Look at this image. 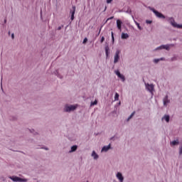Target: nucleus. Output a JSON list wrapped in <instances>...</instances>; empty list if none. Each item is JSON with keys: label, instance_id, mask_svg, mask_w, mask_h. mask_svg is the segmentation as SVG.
<instances>
[{"label": "nucleus", "instance_id": "obj_1", "mask_svg": "<svg viewBox=\"0 0 182 182\" xmlns=\"http://www.w3.org/2000/svg\"><path fill=\"white\" fill-rule=\"evenodd\" d=\"M9 178H10V180H12V181H14V182H26V181H28V179L19 178L18 176H9Z\"/></svg>", "mask_w": 182, "mask_h": 182}, {"label": "nucleus", "instance_id": "obj_2", "mask_svg": "<svg viewBox=\"0 0 182 182\" xmlns=\"http://www.w3.org/2000/svg\"><path fill=\"white\" fill-rule=\"evenodd\" d=\"M169 21L171 23V25H172V26H173V28H178V29L182 28V25L177 24V23H176V21H174V18H171L169 19Z\"/></svg>", "mask_w": 182, "mask_h": 182}, {"label": "nucleus", "instance_id": "obj_3", "mask_svg": "<svg viewBox=\"0 0 182 182\" xmlns=\"http://www.w3.org/2000/svg\"><path fill=\"white\" fill-rule=\"evenodd\" d=\"M119 55H120V50H117L114 57V63H117V62H119V59H120Z\"/></svg>", "mask_w": 182, "mask_h": 182}, {"label": "nucleus", "instance_id": "obj_4", "mask_svg": "<svg viewBox=\"0 0 182 182\" xmlns=\"http://www.w3.org/2000/svg\"><path fill=\"white\" fill-rule=\"evenodd\" d=\"M76 107H77L76 105L65 106L64 110L65 112H72V110H75Z\"/></svg>", "mask_w": 182, "mask_h": 182}, {"label": "nucleus", "instance_id": "obj_5", "mask_svg": "<svg viewBox=\"0 0 182 182\" xmlns=\"http://www.w3.org/2000/svg\"><path fill=\"white\" fill-rule=\"evenodd\" d=\"M146 87L147 90H149V92H150L151 93H152L154 90V85H153V84H146Z\"/></svg>", "mask_w": 182, "mask_h": 182}, {"label": "nucleus", "instance_id": "obj_6", "mask_svg": "<svg viewBox=\"0 0 182 182\" xmlns=\"http://www.w3.org/2000/svg\"><path fill=\"white\" fill-rule=\"evenodd\" d=\"M75 12H76V6H73V11H70L71 14V21H73L75 19Z\"/></svg>", "mask_w": 182, "mask_h": 182}, {"label": "nucleus", "instance_id": "obj_7", "mask_svg": "<svg viewBox=\"0 0 182 182\" xmlns=\"http://www.w3.org/2000/svg\"><path fill=\"white\" fill-rule=\"evenodd\" d=\"M171 47V45H162L160 46V49H166V50H170V48Z\"/></svg>", "mask_w": 182, "mask_h": 182}, {"label": "nucleus", "instance_id": "obj_8", "mask_svg": "<svg viewBox=\"0 0 182 182\" xmlns=\"http://www.w3.org/2000/svg\"><path fill=\"white\" fill-rule=\"evenodd\" d=\"M117 178L119 180V181L123 182V180H124V178L123 177V175H122V173L118 172L117 173Z\"/></svg>", "mask_w": 182, "mask_h": 182}, {"label": "nucleus", "instance_id": "obj_9", "mask_svg": "<svg viewBox=\"0 0 182 182\" xmlns=\"http://www.w3.org/2000/svg\"><path fill=\"white\" fill-rule=\"evenodd\" d=\"M122 23H123L122 21L119 19L117 20V28L119 29V31H122Z\"/></svg>", "mask_w": 182, "mask_h": 182}, {"label": "nucleus", "instance_id": "obj_10", "mask_svg": "<svg viewBox=\"0 0 182 182\" xmlns=\"http://www.w3.org/2000/svg\"><path fill=\"white\" fill-rule=\"evenodd\" d=\"M168 103H170V100H168V97L166 95L164 98V106H166V105H168Z\"/></svg>", "mask_w": 182, "mask_h": 182}, {"label": "nucleus", "instance_id": "obj_11", "mask_svg": "<svg viewBox=\"0 0 182 182\" xmlns=\"http://www.w3.org/2000/svg\"><path fill=\"white\" fill-rule=\"evenodd\" d=\"M92 156L95 159V160H97V159H99V155H97L95 151H92Z\"/></svg>", "mask_w": 182, "mask_h": 182}, {"label": "nucleus", "instance_id": "obj_12", "mask_svg": "<svg viewBox=\"0 0 182 182\" xmlns=\"http://www.w3.org/2000/svg\"><path fill=\"white\" fill-rule=\"evenodd\" d=\"M110 149V144H109L108 146H105L102 149V151H107Z\"/></svg>", "mask_w": 182, "mask_h": 182}, {"label": "nucleus", "instance_id": "obj_13", "mask_svg": "<svg viewBox=\"0 0 182 182\" xmlns=\"http://www.w3.org/2000/svg\"><path fill=\"white\" fill-rule=\"evenodd\" d=\"M151 11L154 12V14H155V15L158 17L160 18V12L154 10V9H151Z\"/></svg>", "mask_w": 182, "mask_h": 182}, {"label": "nucleus", "instance_id": "obj_14", "mask_svg": "<svg viewBox=\"0 0 182 182\" xmlns=\"http://www.w3.org/2000/svg\"><path fill=\"white\" fill-rule=\"evenodd\" d=\"M162 120H166V122L167 123H168V122H170V116L168 115H165L163 118Z\"/></svg>", "mask_w": 182, "mask_h": 182}, {"label": "nucleus", "instance_id": "obj_15", "mask_svg": "<svg viewBox=\"0 0 182 182\" xmlns=\"http://www.w3.org/2000/svg\"><path fill=\"white\" fill-rule=\"evenodd\" d=\"M129 38V34L122 33V39H127Z\"/></svg>", "mask_w": 182, "mask_h": 182}, {"label": "nucleus", "instance_id": "obj_16", "mask_svg": "<svg viewBox=\"0 0 182 182\" xmlns=\"http://www.w3.org/2000/svg\"><path fill=\"white\" fill-rule=\"evenodd\" d=\"M76 150H77V146L74 145L71 147V151H70V152L72 153L73 151H76Z\"/></svg>", "mask_w": 182, "mask_h": 182}, {"label": "nucleus", "instance_id": "obj_17", "mask_svg": "<svg viewBox=\"0 0 182 182\" xmlns=\"http://www.w3.org/2000/svg\"><path fill=\"white\" fill-rule=\"evenodd\" d=\"M118 77H119V79L122 80V82H124L126 80V78H124V75L119 74V75H118Z\"/></svg>", "mask_w": 182, "mask_h": 182}, {"label": "nucleus", "instance_id": "obj_18", "mask_svg": "<svg viewBox=\"0 0 182 182\" xmlns=\"http://www.w3.org/2000/svg\"><path fill=\"white\" fill-rule=\"evenodd\" d=\"M105 54L107 58L109 56V46L105 47Z\"/></svg>", "mask_w": 182, "mask_h": 182}, {"label": "nucleus", "instance_id": "obj_19", "mask_svg": "<svg viewBox=\"0 0 182 182\" xmlns=\"http://www.w3.org/2000/svg\"><path fill=\"white\" fill-rule=\"evenodd\" d=\"M135 24L136 25L138 29H139V31H141V29H143L141 28V26H140V23H139L137 21H135Z\"/></svg>", "mask_w": 182, "mask_h": 182}, {"label": "nucleus", "instance_id": "obj_20", "mask_svg": "<svg viewBox=\"0 0 182 182\" xmlns=\"http://www.w3.org/2000/svg\"><path fill=\"white\" fill-rule=\"evenodd\" d=\"M171 144L172 146H176V145L178 144V141H173L172 142H171Z\"/></svg>", "mask_w": 182, "mask_h": 182}, {"label": "nucleus", "instance_id": "obj_21", "mask_svg": "<svg viewBox=\"0 0 182 182\" xmlns=\"http://www.w3.org/2000/svg\"><path fill=\"white\" fill-rule=\"evenodd\" d=\"M135 114H136V112H133L129 116V117L127 119V121L129 122V120H130V119H132V117H133V116H134Z\"/></svg>", "mask_w": 182, "mask_h": 182}, {"label": "nucleus", "instance_id": "obj_22", "mask_svg": "<svg viewBox=\"0 0 182 182\" xmlns=\"http://www.w3.org/2000/svg\"><path fill=\"white\" fill-rule=\"evenodd\" d=\"M114 100H119V93L117 92L115 93Z\"/></svg>", "mask_w": 182, "mask_h": 182}, {"label": "nucleus", "instance_id": "obj_23", "mask_svg": "<svg viewBox=\"0 0 182 182\" xmlns=\"http://www.w3.org/2000/svg\"><path fill=\"white\" fill-rule=\"evenodd\" d=\"M96 105H97V100H96L94 102H91V106H95Z\"/></svg>", "mask_w": 182, "mask_h": 182}, {"label": "nucleus", "instance_id": "obj_24", "mask_svg": "<svg viewBox=\"0 0 182 182\" xmlns=\"http://www.w3.org/2000/svg\"><path fill=\"white\" fill-rule=\"evenodd\" d=\"M111 35H112V43H114V36L113 34V31H112Z\"/></svg>", "mask_w": 182, "mask_h": 182}, {"label": "nucleus", "instance_id": "obj_25", "mask_svg": "<svg viewBox=\"0 0 182 182\" xmlns=\"http://www.w3.org/2000/svg\"><path fill=\"white\" fill-rule=\"evenodd\" d=\"M159 61H160V59L154 60V63H159Z\"/></svg>", "mask_w": 182, "mask_h": 182}, {"label": "nucleus", "instance_id": "obj_26", "mask_svg": "<svg viewBox=\"0 0 182 182\" xmlns=\"http://www.w3.org/2000/svg\"><path fill=\"white\" fill-rule=\"evenodd\" d=\"M115 73H116V75H117V76H120V71H119V70H117V71H116L115 72Z\"/></svg>", "mask_w": 182, "mask_h": 182}, {"label": "nucleus", "instance_id": "obj_27", "mask_svg": "<svg viewBox=\"0 0 182 182\" xmlns=\"http://www.w3.org/2000/svg\"><path fill=\"white\" fill-rule=\"evenodd\" d=\"M100 42H101V43H103V42H105V38L104 37H102Z\"/></svg>", "mask_w": 182, "mask_h": 182}, {"label": "nucleus", "instance_id": "obj_28", "mask_svg": "<svg viewBox=\"0 0 182 182\" xmlns=\"http://www.w3.org/2000/svg\"><path fill=\"white\" fill-rule=\"evenodd\" d=\"M87 42V38H84L82 43H86Z\"/></svg>", "mask_w": 182, "mask_h": 182}, {"label": "nucleus", "instance_id": "obj_29", "mask_svg": "<svg viewBox=\"0 0 182 182\" xmlns=\"http://www.w3.org/2000/svg\"><path fill=\"white\" fill-rule=\"evenodd\" d=\"M151 22H152V21H150V20H146V23H151Z\"/></svg>", "mask_w": 182, "mask_h": 182}, {"label": "nucleus", "instance_id": "obj_30", "mask_svg": "<svg viewBox=\"0 0 182 182\" xmlns=\"http://www.w3.org/2000/svg\"><path fill=\"white\" fill-rule=\"evenodd\" d=\"M113 18H114V16H112V17L108 18L107 19V21H110V19H113Z\"/></svg>", "mask_w": 182, "mask_h": 182}, {"label": "nucleus", "instance_id": "obj_31", "mask_svg": "<svg viewBox=\"0 0 182 182\" xmlns=\"http://www.w3.org/2000/svg\"><path fill=\"white\" fill-rule=\"evenodd\" d=\"M113 0H107V4H110Z\"/></svg>", "mask_w": 182, "mask_h": 182}, {"label": "nucleus", "instance_id": "obj_32", "mask_svg": "<svg viewBox=\"0 0 182 182\" xmlns=\"http://www.w3.org/2000/svg\"><path fill=\"white\" fill-rule=\"evenodd\" d=\"M160 18H164V15H163V14H160Z\"/></svg>", "mask_w": 182, "mask_h": 182}, {"label": "nucleus", "instance_id": "obj_33", "mask_svg": "<svg viewBox=\"0 0 182 182\" xmlns=\"http://www.w3.org/2000/svg\"><path fill=\"white\" fill-rule=\"evenodd\" d=\"M11 38H12V39H14L15 38L14 33L11 35Z\"/></svg>", "mask_w": 182, "mask_h": 182}, {"label": "nucleus", "instance_id": "obj_34", "mask_svg": "<svg viewBox=\"0 0 182 182\" xmlns=\"http://www.w3.org/2000/svg\"><path fill=\"white\" fill-rule=\"evenodd\" d=\"M58 31H60L62 29V27H58Z\"/></svg>", "mask_w": 182, "mask_h": 182}, {"label": "nucleus", "instance_id": "obj_35", "mask_svg": "<svg viewBox=\"0 0 182 182\" xmlns=\"http://www.w3.org/2000/svg\"><path fill=\"white\" fill-rule=\"evenodd\" d=\"M102 31V28L101 29H100V31H99V33H100V31Z\"/></svg>", "mask_w": 182, "mask_h": 182}, {"label": "nucleus", "instance_id": "obj_36", "mask_svg": "<svg viewBox=\"0 0 182 182\" xmlns=\"http://www.w3.org/2000/svg\"><path fill=\"white\" fill-rule=\"evenodd\" d=\"M156 49H160V47H158Z\"/></svg>", "mask_w": 182, "mask_h": 182}, {"label": "nucleus", "instance_id": "obj_37", "mask_svg": "<svg viewBox=\"0 0 182 182\" xmlns=\"http://www.w3.org/2000/svg\"><path fill=\"white\" fill-rule=\"evenodd\" d=\"M160 60H163V58H161Z\"/></svg>", "mask_w": 182, "mask_h": 182}, {"label": "nucleus", "instance_id": "obj_38", "mask_svg": "<svg viewBox=\"0 0 182 182\" xmlns=\"http://www.w3.org/2000/svg\"><path fill=\"white\" fill-rule=\"evenodd\" d=\"M87 182H89V181H87Z\"/></svg>", "mask_w": 182, "mask_h": 182}]
</instances>
